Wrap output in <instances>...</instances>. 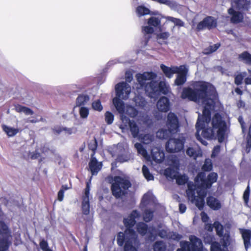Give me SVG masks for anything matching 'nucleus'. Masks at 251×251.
Here are the masks:
<instances>
[{
	"label": "nucleus",
	"instance_id": "nucleus-1",
	"mask_svg": "<svg viewBox=\"0 0 251 251\" xmlns=\"http://www.w3.org/2000/svg\"><path fill=\"white\" fill-rule=\"evenodd\" d=\"M194 89L184 88L183 89L181 98L201 103L203 105L202 116L199 115L196 125L197 139L203 145H206L207 142L203 140L200 135L205 139H212L215 136L218 141H224L227 131V126L225 121L218 113L212 117H210L211 111L214 108V100L216 99V92L214 87L211 84L204 81H197L193 84Z\"/></svg>",
	"mask_w": 251,
	"mask_h": 251
},
{
	"label": "nucleus",
	"instance_id": "nucleus-2",
	"mask_svg": "<svg viewBox=\"0 0 251 251\" xmlns=\"http://www.w3.org/2000/svg\"><path fill=\"white\" fill-rule=\"evenodd\" d=\"M205 173H199L195 178V184L193 182L188 183V189L186 194L188 199L195 204L199 209H202L204 205V198L206 196V189L210 188L215 182L218 178L216 173H210L207 178H205Z\"/></svg>",
	"mask_w": 251,
	"mask_h": 251
},
{
	"label": "nucleus",
	"instance_id": "nucleus-3",
	"mask_svg": "<svg viewBox=\"0 0 251 251\" xmlns=\"http://www.w3.org/2000/svg\"><path fill=\"white\" fill-rule=\"evenodd\" d=\"M141 216L137 210H133L130 214L124 219V223L126 227L125 233L120 232L117 236V243L122 246L125 242V251H137L139 242L137 235L133 229L136 221L140 220Z\"/></svg>",
	"mask_w": 251,
	"mask_h": 251
},
{
	"label": "nucleus",
	"instance_id": "nucleus-4",
	"mask_svg": "<svg viewBox=\"0 0 251 251\" xmlns=\"http://www.w3.org/2000/svg\"><path fill=\"white\" fill-rule=\"evenodd\" d=\"M136 77L141 87L138 89H144L147 95L151 98L156 99L160 93L166 95L170 92L169 87L164 81L157 82L151 80L150 83L147 82V81L156 78V75L153 72L138 74Z\"/></svg>",
	"mask_w": 251,
	"mask_h": 251
},
{
	"label": "nucleus",
	"instance_id": "nucleus-5",
	"mask_svg": "<svg viewBox=\"0 0 251 251\" xmlns=\"http://www.w3.org/2000/svg\"><path fill=\"white\" fill-rule=\"evenodd\" d=\"M114 105L121 115L122 124L120 125V128L124 131V130L129 127L130 131L134 138L138 137L140 134V131H144L146 127H149L152 124L151 120L147 115L144 116L142 118L141 121L142 122L143 125L139 120H138V125L135 121H130L128 117L124 115V103L118 99L116 98L114 100Z\"/></svg>",
	"mask_w": 251,
	"mask_h": 251
},
{
	"label": "nucleus",
	"instance_id": "nucleus-6",
	"mask_svg": "<svg viewBox=\"0 0 251 251\" xmlns=\"http://www.w3.org/2000/svg\"><path fill=\"white\" fill-rule=\"evenodd\" d=\"M163 18L166 19L164 25H167L169 22H171L174 24L172 27L171 30L173 31L175 26H183L184 22L180 19L176 18L171 16L164 17L161 15H158L157 16H152L149 19L148 24L149 25L144 26L143 27V31L147 34H150L154 31L153 27L159 28L160 31H162V27L160 26L161 20Z\"/></svg>",
	"mask_w": 251,
	"mask_h": 251
},
{
	"label": "nucleus",
	"instance_id": "nucleus-7",
	"mask_svg": "<svg viewBox=\"0 0 251 251\" xmlns=\"http://www.w3.org/2000/svg\"><path fill=\"white\" fill-rule=\"evenodd\" d=\"M167 130L161 129L156 132V136L159 139H166L172 134L179 131L178 120L177 116L173 113H168L166 122Z\"/></svg>",
	"mask_w": 251,
	"mask_h": 251
},
{
	"label": "nucleus",
	"instance_id": "nucleus-8",
	"mask_svg": "<svg viewBox=\"0 0 251 251\" xmlns=\"http://www.w3.org/2000/svg\"><path fill=\"white\" fill-rule=\"evenodd\" d=\"M130 186V183L125 176H116L111 186L113 195L117 198H120L126 194Z\"/></svg>",
	"mask_w": 251,
	"mask_h": 251
},
{
	"label": "nucleus",
	"instance_id": "nucleus-9",
	"mask_svg": "<svg viewBox=\"0 0 251 251\" xmlns=\"http://www.w3.org/2000/svg\"><path fill=\"white\" fill-rule=\"evenodd\" d=\"M12 236L7 226L0 222V251H6L11 244Z\"/></svg>",
	"mask_w": 251,
	"mask_h": 251
},
{
	"label": "nucleus",
	"instance_id": "nucleus-10",
	"mask_svg": "<svg viewBox=\"0 0 251 251\" xmlns=\"http://www.w3.org/2000/svg\"><path fill=\"white\" fill-rule=\"evenodd\" d=\"M115 90L117 97L113 99V104H114V100L116 98L123 101L121 99L127 100L129 98V95L131 93V87L126 82H122L118 83L115 86Z\"/></svg>",
	"mask_w": 251,
	"mask_h": 251
},
{
	"label": "nucleus",
	"instance_id": "nucleus-11",
	"mask_svg": "<svg viewBox=\"0 0 251 251\" xmlns=\"http://www.w3.org/2000/svg\"><path fill=\"white\" fill-rule=\"evenodd\" d=\"M184 141L183 137H179L177 139H170L166 145V151L170 152L180 151L183 149Z\"/></svg>",
	"mask_w": 251,
	"mask_h": 251
},
{
	"label": "nucleus",
	"instance_id": "nucleus-12",
	"mask_svg": "<svg viewBox=\"0 0 251 251\" xmlns=\"http://www.w3.org/2000/svg\"><path fill=\"white\" fill-rule=\"evenodd\" d=\"M162 226L161 225H159L158 226V229H156L153 226H150L149 229V233L150 234V240L153 241L157 236H159L161 238H167L168 236V233L169 231L167 228L162 229Z\"/></svg>",
	"mask_w": 251,
	"mask_h": 251
},
{
	"label": "nucleus",
	"instance_id": "nucleus-13",
	"mask_svg": "<svg viewBox=\"0 0 251 251\" xmlns=\"http://www.w3.org/2000/svg\"><path fill=\"white\" fill-rule=\"evenodd\" d=\"M216 25V20L213 17L209 16L205 18L198 24L197 29L198 31L201 30L206 28L210 29L215 27Z\"/></svg>",
	"mask_w": 251,
	"mask_h": 251
},
{
	"label": "nucleus",
	"instance_id": "nucleus-14",
	"mask_svg": "<svg viewBox=\"0 0 251 251\" xmlns=\"http://www.w3.org/2000/svg\"><path fill=\"white\" fill-rule=\"evenodd\" d=\"M249 0H231L232 7L241 11H247L250 8Z\"/></svg>",
	"mask_w": 251,
	"mask_h": 251
},
{
	"label": "nucleus",
	"instance_id": "nucleus-15",
	"mask_svg": "<svg viewBox=\"0 0 251 251\" xmlns=\"http://www.w3.org/2000/svg\"><path fill=\"white\" fill-rule=\"evenodd\" d=\"M160 68L167 77L171 78L173 75L177 73V71L179 70H180V71H183L185 69V65H181L179 67H168L163 64H161Z\"/></svg>",
	"mask_w": 251,
	"mask_h": 251
},
{
	"label": "nucleus",
	"instance_id": "nucleus-16",
	"mask_svg": "<svg viewBox=\"0 0 251 251\" xmlns=\"http://www.w3.org/2000/svg\"><path fill=\"white\" fill-rule=\"evenodd\" d=\"M155 203V198L151 192H148L145 194L142 199L141 207H148L149 206L153 205Z\"/></svg>",
	"mask_w": 251,
	"mask_h": 251
},
{
	"label": "nucleus",
	"instance_id": "nucleus-17",
	"mask_svg": "<svg viewBox=\"0 0 251 251\" xmlns=\"http://www.w3.org/2000/svg\"><path fill=\"white\" fill-rule=\"evenodd\" d=\"M156 106L159 111L164 112H167L170 108L169 99L165 97H162L157 101Z\"/></svg>",
	"mask_w": 251,
	"mask_h": 251
},
{
	"label": "nucleus",
	"instance_id": "nucleus-18",
	"mask_svg": "<svg viewBox=\"0 0 251 251\" xmlns=\"http://www.w3.org/2000/svg\"><path fill=\"white\" fill-rule=\"evenodd\" d=\"M93 155L94 154L92 155V159L89 165L92 175H96L100 170L102 164L101 162H98Z\"/></svg>",
	"mask_w": 251,
	"mask_h": 251
},
{
	"label": "nucleus",
	"instance_id": "nucleus-19",
	"mask_svg": "<svg viewBox=\"0 0 251 251\" xmlns=\"http://www.w3.org/2000/svg\"><path fill=\"white\" fill-rule=\"evenodd\" d=\"M151 154L152 159L157 163L161 162L164 158V153L158 148H153L151 149Z\"/></svg>",
	"mask_w": 251,
	"mask_h": 251
},
{
	"label": "nucleus",
	"instance_id": "nucleus-20",
	"mask_svg": "<svg viewBox=\"0 0 251 251\" xmlns=\"http://www.w3.org/2000/svg\"><path fill=\"white\" fill-rule=\"evenodd\" d=\"M186 154L193 159H196L197 158L201 156L202 151L200 148L197 145L189 147L186 151Z\"/></svg>",
	"mask_w": 251,
	"mask_h": 251
},
{
	"label": "nucleus",
	"instance_id": "nucleus-21",
	"mask_svg": "<svg viewBox=\"0 0 251 251\" xmlns=\"http://www.w3.org/2000/svg\"><path fill=\"white\" fill-rule=\"evenodd\" d=\"M240 232L242 234V238L244 240L245 247L247 250L249 248L251 244V230L246 229H240Z\"/></svg>",
	"mask_w": 251,
	"mask_h": 251
},
{
	"label": "nucleus",
	"instance_id": "nucleus-22",
	"mask_svg": "<svg viewBox=\"0 0 251 251\" xmlns=\"http://www.w3.org/2000/svg\"><path fill=\"white\" fill-rule=\"evenodd\" d=\"M188 68L185 65V69L183 71H180V70H179L177 71V76L175 80V84L176 85H181L184 84L186 80V75L188 73Z\"/></svg>",
	"mask_w": 251,
	"mask_h": 251
},
{
	"label": "nucleus",
	"instance_id": "nucleus-23",
	"mask_svg": "<svg viewBox=\"0 0 251 251\" xmlns=\"http://www.w3.org/2000/svg\"><path fill=\"white\" fill-rule=\"evenodd\" d=\"M233 7L228 10V13L232 15L231 21L234 23H238L240 22L243 18V14L241 12L236 11Z\"/></svg>",
	"mask_w": 251,
	"mask_h": 251
},
{
	"label": "nucleus",
	"instance_id": "nucleus-24",
	"mask_svg": "<svg viewBox=\"0 0 251 251\" xmlns=\"http://www.w3.org/2000/svg\"><path fill=\"white\" fill-rule=\"evenodd\" d=\"M53 130L57 134L63 133L65 135H71L75 132L74 128L63 127L60 126L54 127Z\"/></svg>",
	"mask_w": 251,
	"mask_h": 251
},
{
	"label": "nucleus",
	"instance_id": "nucleus-25",
	"mask_svg": "<svg viewBox=\"0 0 251 251\" xmlns=\"http://www.w3.org/2000/svg\"><path fill=\"white\" fill-rule=\"evenodd\" d=\"M207 203L209 207L214 210L219 209L221 207V203L219 201L212 197L207 198Z\"/></svg>",
	"mask_w": 251,
	"mask_h": 251
},
{
	"label": "nucleus",
	"instance_id": "nucleus-26",
	"mask_svg": "<svg viewBox=\"0 0 251 251\" xmlns=\"http://www.w3.org/2000/svg\"><path fill=\"white\" fill-rule=\"evenodd\" d=\"M2 129L9 137L14 136L19 132V129L6 125L2 126Z\"/></svg>",
	"mask_w": 251,
	"mask_h": 251
},
{
	"label": "nucleus",
	"instance_id": "nucleus-27",
	"mask_svg": "<svg viewBox=\"0 0 251 251\" xmlns=\"http://www.w3.org/2000/svg\"><path fill=\"white\" fill-rule=\"evenodd\" d=\"M122 102L124 103L123 101ZM124 105L125 110L124 115L126 116V114L130 117L133 118L137 115L138 111L134 107L130 105L125 106V104H124Z\"/></svg>",
	"mask_w": 251,
	"mask_h": 251
},
{
	"label": "nucleus",
	"instance_id": "nucleus-28",
	"mask_svg": "<svg viewBox=\"0 0 251 251\" xmlns=\"http://www.w3.org/2000/svg\"><path fill=\"white\" fill-rule=\"evenodd\" d=\"M138 138L139 140L145 144L151 143L154 139L153 135L150 134H140Z\"/></svg>",
	"mask_w": 251,
	"mask_h": 251
},
{
	"label": "nucleus",
	"instance_id": "nucleus-29",
	"mask_svg": "<svg viewBox=\"0 0 251 251\" xmlns=\"http://www.w3.org/2000/svg\"><path fill=\"white\" fill-rule=\"evenodd\" d=\"M136 228L139 234L144 235L147 232H149L150 227H148L147 225L143 222H139L136 225Z\"/></svg>",
	"mask_w": 251,
	"mask_h": 251
},
{
	"label": "nucleus",
	"instance_id": "nucleus-30",
	"mask_svg": "<svg viewBox=\"0 0 251 251\" xmlns=\"http://www.w3.org/2000/svg\"><path fill=\"white\" fill-rule=\"evenodd\" d=\"M134 146L139 154H141L146 159L150 158V156L148 155L146 150L143 147L141 143H137L135 144Z\"/></svg>",
	"mask_w": 251,
	"mask_h": 251
},
{
	"label": "nucleus",
	"instance_id": "nucleus-31",
	"mask_svg": "<svg viewBox=\"0 0 251 251\" xmlns=\"http://www.w3.org/2000/svg\"><path fill=\"white\" fill-rule=\"evenodd\" d=\"M239 59L247 64L251 65V54L247 51L241 53L239 56Z\"/></svg>",
	"mask_w": 251,
	"mask_h": 251
},
{
	"label": "nucleus",
	"instance_id": "nucleus-32",
	"mask_svg": "<svg viewBox=\"0 0 251 251\" xmlns=\"http://www.w3.org/2000/svg\"><path fill=\"white\" fill-rule=\"evenodd\" d=\"M178 173L177 169L168 168L165 169L164 174L167 178L175 179L177 176Z\"/></svg>",
	"mask_w": 251,
	"mask_h": 251
},
{
	"label": "nucleus",
	"instance_id": "nucleus-33",
	"mask_svg": "<svg viewBox=\"0 0 251 251\" xmlns=\"http://www.w3.org/2000/svg\"><path fill=\"white\" fill-rule=\"evenodd\" d=\"M89 100V97L86 95H79L76 99V103L78 106L85 105Z\"/></svg>",
	"mask_w": 251,
	"mask_h": 251
},
{
	"label": "nucleus",
	"instance_id": "nucleus-34",
	"mask_svg": "<svg viewBox=\"0 0 251 251\" xmlns=\"http://www.w3.org/2000/svg\"><path fill=\"white\" fill-rule=\"evenodd\" d=\"M15 110L18 112H23L27 115H32L33 112L29 108L20 105H17L15 106Z\"/></svg>",
	"mask_w": 251,
	"mask_h": 251
},
{
	"label": "nucleus",
	"instance_id": "nucleus-35",
	"mask_svg": "<svg viewBox=\"0 0 251 251\" xmlns=\"http://www.w3.org/2000/svg\"><path fill=\"white\" fill-rule=\"evenodd\" d=\"M142 170L143 176L148 181L154 179L153 176L150 173L149 168L146 165L143 166Z\"/></svg>",
	"mask_w": 251,
	"mask_h": 251
},
{
	"label": "nucleus",
	"instance_id": "nucleus-36",
	"mask_svg": "<svg viewBox=\"0 0 251 251\" xmlns=\"http://www.w3.org/2000/svg\"><path fill=\"white\" fill-rule=\"evenodd\" d=\"M166 249V244L162 241H156L153 245L154 251H165Z\"/></svg>",
	"mask_w": 251,
	"mask_h": 251
},
{
	"label": "nucleus",
	"instance_id": "nucleus-37",
	"mask_svg": "<svg viewBox=\"0 0 251 251\" xmlns=\"http://www.w3.org/2000/svg\"><path fill=\"white\" fill-rule=\"evenodd\" d=\"M136 12L139 17L150 14V10L143 5L139 6L137 7Z\"/></svg>",
	"mask_w": 251,
	"mask_h": 251
},
{
	"label": "nucleus",
	"instance_id": "nucleus-38",
	"mask_svg": "<svg viewBox=\"0 0 251 251\" xmlns=\"http://www.w3.org/2000/svg\"><path fill=\"white\" fill-rule=\"evenodd\" d=\"M153 211L150 209H146L145 210L143 218L146 222H149L151 221L153 218Z\"/></svg>",
	"mask_w": 251,
	"mask_h": 251
},
{
	"label": "nucleus",
	"instance_id": "nucleus-39",
	"mask_svg": "<svg viewBox=\"0 0 251 251\" xmlns=\"http://www.w3.org/2000/svg\"><path fill=\"white\" fill-rule=\"evenodd\" d=\"M90 186L88 183H87V186L85 190L84 194L83 196L82 203L89 204V194H90Z\"/></svg>",
	"mask_w": 251,
	"mask_h": 251
},
{
	"label": "nucleus",
	"instance_id": "nucleus-40",
	"mask_svg": "<svg viewBox=\"0 0 251 251\" xmlns=\"http://www.w3.org/2000/svg\"><path fill=\"white\" fill-rule=\"evenodd\" d=\"M217 235L222 237L224 233V228L223 226L219 222H215L213 224Z\"/></svg>",
	"mask_w": 251,
	"mask_h": 251
},
{
	"label": "nucleus",
	"instance_id": "nucleus-41",
	"mask_svg": "<svg viewBox=\"0 0 251 251\" xmlns=\"http://www.w3.org/2000/svg\"><path fill=\"white\" fill-rule=\"evenodd\" d=\"M212 168L213 164L211 160L209 158L206 159L202 166V169L204 171H210Z\"/></svg>",
	"mask_w": 251,
	"mask_h": 251
},
{
	"label": "nucleus",
	"instance_id": "nucleus-42",
	"mask_svg": "<svg viewBox=\"0 0 251 251\" xmlns=\"http://www.w3.org/2000/svg\"><path fill=\"white\" fill-rule=\"evenodd\" d=\"M176 179V183L179 185L184 184L187 181L188 178L185 175H179L178 174L177 176L175 178Z\"/></svg>",
	"mask_w": 251,
	"mask_h": 251
},
{
	"label": "nucleus",
	"instance_id": "nucleus-43",
	"mask_svg": "<svg viewBox=\"0 0 251 251\" xmlns=\"http://www.w3.org/2000/svg\"><path fill=\"white\" fill-rule=\"evenodd\" d=\"M134 101H135L137 106L143 107L146 105V102L142 97L140 95L136 96L134 98Z\"/></svg>",
	"mask_w": 251,
	"mask_h": 251
},
{
	"label": "nucleus",
	"instance_id": "nucleus-44",
	"mask_svg": "<svg viewBox=\"0 0 251 251\" xmlns=\"http://www.w3.org/2000/svg\"><path fill=\"white\" fill-rule=\"evenodd\" d=\"M220 46V44H216L213 46H210L208 48L203 50V53L208 54L215 51Z\"/></svg>",
	"mask_w": 251,
	"mask_h": 251
},
{
	"label": "nucleus",
	"instance_id": "nucleus-45",
	"mask_svg": "<svg viewBox=\"0 0 251 251\" xmlns=\"http://www.w3.org/2000/svg\"><path fill=\"white\" fill-rule=\"evenodd\" d=\"M79 113L81 118L86 119L89 114V109L87 107L81 106L79 108Z\"/></svg>",
	"mask_w": 251,
	"mask_h": 251
},
{
	"label": "nucleus",
	"instance_id": "nucleus-46",
	"mask_svg": "<svg viewBox=\"0 0 251 251\" xmlns=\"http://www.w3.org/2000/svg\"><path fill=\"white\" fill-rule=\"evenodd\" d=\"M92 107L94 110L98 111L99 112L101 111L103 109V107L101 104V102L99 100H94L92 102Z\"/></svg>",
	"mask_w": 251,
	"mask_h": 251
},
{
	"label": "nucleus",
	"instance_id": "nucleus-47",
	"mask_svg": "<svg viewBox=\"0 0 251 251\" xmlns=\"http://www.w3.org/2000/svg\"><path fill=\"white\" fill-rule=\"evenodd\" d=\"M247 75L246 72H242L237 75L235 77V83L237 85L241 84L243 79Z\"/></svg>",
	"mask_w": 251,
	"mask_h": 251
},
{
	"label": "nucleus",
	"instance_id": "nucleus-48",
	"mask_svg": "<svg viewBox=\"0 0 251 251\" xmlns=\"http://www.w3.org/2000/svg\"><path fill=\"white\" fill-rule=\"evenodd\" d=\"M40 247L42 251H53L49 246L47 241L42 239L40 242Z\"/></svg>",
	"mask_w": 251,
	"mask_h": 251
},
{
	"label": "nucleus",
	"instance_id": "nucleus-49",
	"mask_svg": "<svg viewBox=\"0 0 251 251\" xmlns=\"http://www.w3.org/2000/svg\"><path fill=\"white\" fill-rule=\"evenodd\" d=\"M105 120L107 124H111L114 120L113 114L109 111H107L105 113Z\"/></svg>",
	"mask_w": 251,
	"mask_h": 251
},
{
	"label": "nucleus",
	"instance_id": "nucleus-50",
	"mask_svg": "<svg viewBox=\"0 0 251 251\" xmlns=\"http://www.w3.org/2000/svg\"><path fill=\"white\" fill-rule=\"evenodd\" d=\"M181 238V236L176 232L169 231L168 233L167 239L178 241Z\"/></svg>",
	"mask_w": 251,
	"mask_h": 251
},
{
	"label": "nucleus",
	"instance_id": "nucleus-51",
	"mask_svg": "<svg viewBox=\"0 0 251 251\" xmlns=\"http://www.w3.org/2000/svg\"><path fill=\"white\" fill-rule=\"evenodd\" d=\"M160 33L157 35V38L159 39H167L169 36L170 34L168 32H163V27H162V31H160Z\"/></svg>",
	"mask_w": 251,
	"mask_h": 251
},
{
	"label": "nucleus",
	"instance_id": "nucleus-52",
	"mask_svg": "<svg viewBox=\"0 0 251 251\" xmlns=\"http://www.w3.org/2000/svg\"><path fill=\"white\" fill-rule=\"evenodd\" d=\"M89 148L90 150L94 152L97 147V142L96 139L93 140L90 142L88 145Z\"/></svg>",
	"mask_w": 251,
	"mask_h": 251
},
{
	"label": "nucleus",
	"instance_id": "nucleus-53",
	"mask_svg": "<svg viewBox=\"0 0 251 251\" xmlns=\"http://www.w3.org/2000/svg\"><path fill=\"white\" fill-rule=\"evenodd\" d=\"M82 210L83 214L87 215L90 212V204L88 203H82Z\"/></svg>",
	"mask_w": 251,
	"mask_h": 251
},
{
	"label": "nucleus",
	"instance_id": "nucleus-54",
	"mask_svg": "<svg viewBox=\"0 0 251 251\" xmlns=\"http://www.w3.org/2000/svg\"><path fill=\"white\" fill-rule=\"evenodd\" d=\"M220 146H219V145L216 146L213 150V151H212V152L211 154V157L214 158L216 156H217V155L220 152Z\"/></svg>",
	"mask_w": 251,
	"mask_h": 251
},
{
	"label": "nucleus",
	"instance_id": "nucleus-55",
	"mask_svg": "<svg viewBox=\"0 0 251 251\" xmlns=\"http://www.w3.org/2000/svg\"><path fill=\"white\" fill-rule=\"evenodd\" d=\"M249 194H250V190L249 186H248L245 191L243 195V198L245 201V202L247 203L248 202L249 198Z\"/></svg>",
	"mask_w": 251,
	"mask_h": 251
},
{
	"label": "nucleus",
	"instance_id": "nucleus-56",
	"mask_svg": "<svg viewBox=\"0 0 251 251\" xmlns=\"http://www.w3.org/2000/svg\"><path fill=\"white\" fill-rule=\"evenodd\" d=\"M251 148V137L249 135L247 137V145H246V151L247 153L249 152Z\"/></svg>",
	"mask_w": 251,
	"mask_h": 251
},
{
	"label": "nucleus",
	"instance_id": "nucleus-57",
	"mask_svg": "<svg viewBox=\"0 0 251 251\" xmlns=\"http://www.w3.org/2000/svg\"><path fill=\"white\" fill-rule=\"evenodd\" d=\"M249 75L245 79L246 84H251V70H248Z\"/></svg>",
	"mask_w": 251,
	"mask_h": 251
},
{
	"label": "nucleus",
	"instance_id": "nucleus-58",
	"mask_svg": "<svg viewBox=\"0 0 251 251\" xmlns=\"http://www.w3.org/2000/svg\"><path fill=\"white\" fill-rule=\"evenodd\" d=\"M64 190L63 189H61L58 193V200L59 201H62L64 198Z\"/></svg>",
	"mask_w": 251,
	"mask_h": 251
},
{
	"label": "nucleus",
	"instance_id": "nucleus-59",
	"mask_svg": "<svg viewBox=\"0 0 251 251\" xmlns=\"http://www.w3.org/2000/svg\"><path fill=\"white\" fill-rule=\"evenodd\" d=\"M132 75L130 73H126V81L128 82H130L132 80Z\"/></svg>",
	"mask_w": 251,
	"mask_h": 251
},
{
	"label": "nucleus",
	"instance_id": "nucleus-60",
	"mask_svg": "<svg viewBox=\"0 0 251 251\" xmlns=\"http://www.w3.org/2000/svg\"><path fill=\"white\" fill-rule=\"evenodd\" d=\"M201 217L202 221L203 222H206L208 220V217L207 215L204 212L201 213Z\"/></svg>",
	"mask_w": 251,
	"mask_h": 251
},
{
	"label": "nucleus",
	"instance_id": "nucleus-61",
	"mask_svg": "<svg viewBox=\"0 0 251 251\" xmlns=\"http://www.w3.org/2000/svg\"><path fill=\"white\" fill-rule=\"evenodd\" d=\"M40 156V153L38 152L37 151H36L35 152H33L31 154V158L33 159H37Z\"/></svg>",
	"mask_w": 251,
	"mask_h": 251
},
{
	"label": "nucleus",
	"instance_id": "nucleus-62",
	"mask_svg": "<svg viewBox=\"0 0 251 251\" xmlns=\"http://www.w3.org/2000/svg\"><path fill=\"white\" fill-rule=\"evenodd\" d=\"M179 211L181 213H183L185 212L186 209V207L185 204L180 203L179 205Z\"/></svg>",
	"mask_w": 251,
	"mask_h": 251
},
{
	"label": "nucleus",
	"instance_id": "nucleus-63",
	"mask_svg": "<svg viewBox=\"0 0 251 251\" xmlns=\"http://www.w3.org/2000/svg\"><path fill=\"white\" fill-rule=\"evenodd\" d=\"M238 121L241 126V127H242V130L243 132H244V130H245V128H244V122L243 121V119L242 117H239L238 118Z\"/></svg>",
	"mask_w": 251,
	"mask_h": 251
},
{
	"label": "nucleus",
	"instance_id": "nucleus-64",
	"mask_svg": "<svg viewBox=\"0 0 251 251\" xmlns=\"http://www.w3.org/2000/svg\"><path fill=\"white\" fill-rule=\"evenodd\" d=\"M214 227L213 225L211 224H206L205 226V228L209 231H212L213 230V228Z\"/></svg>",
	"mask_w": 251,
	"mask_h": 251
}]
</instances>
